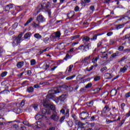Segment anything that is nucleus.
Returning a JSON list of instances; mask_svg holds the SVG:
<instances>
[{"mask_svg": "<svg viewBox=\"0 0 130 130\" xmlns=\"http://www.w3.org/2000/svg\"><path fill=\"white\" fill-rule=\"evenodd\" d=\"M49 94L46 95V100H49L50 99H53L55 97V94L57 93H60V90H58V88L55 87L53 89L49 91Z\"/></svg>", "mask_w": 130, "mask_h": 130, "instance_id": "f257e3e1", "label": "nucleus"}, {"mask_svg": "<svg viewBox=\"0 0 130 130\" xmlns=\"http://www.w3.org/2000/svg\"><path fill=\"white\" fill-rule=\"evenodd\" d=\"M49 7V5L46 3H42L39 5L36 8V10H38L37 12V14H39L42 10H45V9H47Z\"/></svg>", "mask_w": 130, "mask_h": 130, "instance_id": "f03ea898", "label": "nucleus"}, {"mask_svg": "<svg viewBox=\"0 0 130 130\" xmlns=\"http://www.w3.org/2000/svg\"><path fill=\"white\" fill-rule=\"evenodd\" d=\"M74 52H75L74 51V48L70 49L69 51H67V54H66L65 57L63 58V60H68V58L73 57V54H74Z\"/></svg>", "mask_w": 130, "mask_h": 130, "instance_id": "7ed1b4c3", "label": "nucleus"}, {"mask_svg": "<svg viewBox=\"0 0 130 130\" xmlns=\"http://www.w3.org/2000/svg\"><path fill=\"white\" fill-rule=\"evenodd\" d=\"M67 98H68V94L66 93H64L60 95L59 96L57 97V98L56 99V103H58L59 101H60V102H63L64 100L67 99Z\"/></svg>", "mask_w": 130, "mask_h": 130, "instance_id": "20e7f679", "label": "nucleus"}, {"mask_svg": "<svg viewBox=\"0 0 130 130\" xmlns=\"http://www.w3.org/2000/svg\"><path fill=\"white\" fill-rule=\"evenodd\" d=\"M43 106H44L45 108H48V107H49L50 109L52 110V113H54V112H56V108L53 105L43 104Z\"/></svg>", "mask_w": 130, "mask_h": 130, "instance_id": "39448f33", "label": "nucleus"}, {"mask_svg": "<svg viewBox=\"0 0 130 130\" xmlns=\"http://www.w3.org/2000/svg\"><path fill=\"white\" fill-rule=\"evenodd\" d=\"M111 109L109 108V106L106 105L104 108L103 110L102 111L101 116L103 117L104 115L103 114H105V113H107V111H110Z\"/></svg>", "mask_w": 130, "mask_h": 130, "instance_id": "423d86ee", "label": "nucleus"}, {"mask_svg": "<svg viewBox=\"0 0 130 130\" xmlns=\"http://www.w3.org/2000/svg\"><path fill=\"white\" fill-rule=\"evenodd\" d=\"M51 118L54 120V121H58V119H59V117L57 115V112H54V113H52Z\"/></svg>", "mask_w": 130, "mask_h": 130, "instance_id": "0eeeda50", "label": "nucleus"}, {"mask_svg": "<svg viewBox=\"0 0 130 130\" xmlns=\"http://www.w3.org/2000/svg\"><path fill=\"white\" fill-rule=\"evenodd\" d=\"M36 20L38 23H43L45 22V18H44V17L42 15L40 14L37 17Z\"/></svg>", "mask_w": 130, "mask_h": 130, "instance_id": "6e6552de", "label": "nucleus"}, {"mask_svg": "<svg viewBox=\"0 0 130 130\" xmlns=\"http://www.w3.org/2000/svg\"><path fill=\"white\" fill-rule=\"evenodd\" d=\"M88 116H89V114L86 111L82 112L81 113H80V118L83 120L87 119V117H88Z\"/></svg>", "mask_w": 130, "mask_h": 130, "instance_id": "1a4fd4ad", "label": "nucleus"}, {"mask_svg": "<svg viewBox=\"0 0 130 130\" xmlns=\"http://www.w3.org/2000/svg\"><path fill=\"white\" fill-rule=\"evenodd\" d=\"M69 116H70V109H67L66 110V112L65 113L64 116H63L60 118V121H63V120H64V119L66 118V117H67V118H68V117H69Z\"/></svg>", "mask_w": 130, "mask_h": 130, "instance_id": "9d476101", "label": "nucleus"}, {"mask_svg": "<svg viewBox=\"0 0 130 130\" xmlns=\"http://www.w3.org/2000/svg\"><path fill=\"white\" fill-rule=\"evenodd\" d=\"M83 47L84 49L83 50L84 52H87V50H89V49H90V47H91V43L85 45Z\"/></svg>", "mask_w": 130, "mask_h": 130, "instance_id": "9b49d317", "label": "nucleus"}, {"mask_svg": "<svg viewBox=\"0 0 130 130\" xmlns=\"http://www.w3.org/2000/svg\"><path fill=\"white\" fill-rule=\"evenodd\" d=\"M90 121H95L99 120V116L97 114L94 115L90 117Z\"/></svg>", "mask_w": 130, "mask_h": 130, "instance_id": "f8f14e48", "label": "nucleus"}, {"mask_svg": "<svg viewBox=\"0 0 130 130\" xmlns=\"http://www.w3.org/2000/svg\"><path fill=\"white\" fill-rule=\"evenodd\" d=\"M119 56V52L116 51V53H114L111 54V55L110 57V60H112V59H113V58H115V57H116V56Z\"/></svg>", "mask_w": 130, "mask_h": 130, "instance_id": "ddd939ff", "label": "nucleus"}, {"mask_svg": "<svg viewBox=\"0 0 130 130\" xmlns=\"http://www.w3.org/2000/svg\"><path fill=\"white\" fill-rule=\"evenodd\" d=\"M42 114H50L51 112L50 111V109H43L42 110Z\"/></svg>", "mask_w": 130, "mask_h": 130, "instance_id": "4468645a", "label": "nucleus"}, {"mask_svg": "<svg viewBox=\"0 0 130 130\" xmlns=\"http://www.w3.org/2000/svg\"><path fill=\"white\" fill-rule=\"evenodd\" d=\"M13 4H10L9 5H7L5 7V10L6 12H9L11 9H13Z\"/></svg>", "mask_w": 130, "mask_h": 130, "instance_id": "2eb2a0df", "label": "nucleus"}, {"mask_svg": "<svg viewBox=\"0 0 130 130\" xmlns=\"http://www.w3.org/2000/svg\"><path fill=\"white\" fill-rule=\"evenodd\" d=\"M22 39V37H18L14 40V42H15L16 45H18Z\"/></svg>", "mask_w": 130, "mask_h": 130, "instance_id": "dca6fc26", "label": "nucleus"}, {"mask_svg": "<svg viewBox=\"0 0 130 130\" xmlns=\"http://www.w3.org/2000/svg\"><path fill=\"white\" fill-rule=\"evenodd\" d=\"M100 35H102V34H97L94 35L92 36V38H90L91 41H95V40H97V37L100 36Z\"/></svg>", "mask_w": 130, "mask_h": 130, "instance_id": "f3484780", "label": "nucleus"}, {"mask_svg": "<svg viewBox=\"0 0 130 130\" xmlns=\"http://www.w3.org/2000/svg\"><path fill=\"white\" fill-rule=\"evenodd\" d=\"M91 2V0H83L81 2V4L82 6H84L85 7L87 4H89Z\"/></svg>", "mask_w": 130, "mask_h": 130, "instance_id": "a211bd4d", "label": "nucleus"}, {"mask_svg": "<svg viewBox=\"0 0 130 130\" xmlns=\"http://www.w3.org/2000/svg\"><path fill=\"white\" fill-rule=\"evenodd\" d=\"M127 68H128V66H125L123 68H120V72H121V73H125V72L127 71Z\"/></svg>", "mask_w": 130, "mask_h": 130, "instance_id": "6ab92c4d", "label": "nucleus"}, {"mask_svg": "<svg viewBox=\"0 0 130 130\" xmlns=\"http://www.w3.org/2000/svg\"><path fill=\"white\" fill-rule=\"evenodd\" d=\"M74 16H75V12L74 11H71L68 14V18L69 19H72V18L74 17Z\"/></svg>", "mask_w": 130, "mask_h": 130, "instance_id": "aec40b11", "label": "nucleus"}, {"mask_svg": "<svg viewBox=\"0 0 130 130\" xmlns=\"http://www.w3.org/2000/svg\"><path fill=\"white\" fill-rule=\"evenodd\" d=\"M50 49V48L49 47H47L46 49L43 50L41 49L39 52V54H42L43 52H45L46 51H48Z\"/></svg>", "mask_w": 130, "mask_h": 130, "instance_id": "412c9836", "label": "nucleus"}, {"mask_svg": "<svg viewBox=\"0 0 130 130\" xmlns=\"http://www.w3.org/2000/svg\"><path fill=\"white\" fill-rule=\"evenodd\" d=\"M60 31H56V32H55L54 34V37H55V38H59V37H60Z\"/></svg>", "mask_w": 130, "mask_h": 130, "instance_id": "4be33fe9", "label": "nucleus"}, {"mask_svg": "<svg viewBox=\"0 0 130 130\" xmlns=\"http://www.w3.org/2000/svg\"><path fill=\"white\" fill-rule=\"evenodd\" d=\"M27 91L28 93H33L34 92V88L32 86L28 87L27 88Z\"/></svg>", "mask_w": 130, "mask_h": 130, "instance_id": "5701e85b", "label": "nucleus"}, {"mask_svg": "<svg viewBox=\"0 0 130 130\" xmlns=\"http://www.w3.org/2000/svg\"><path fill=\"white\" fill-rule=\"evenodd\" d=\"M116 94H117V90L114 89L111 90V96H116Z\"/></svg>", "mask_w": 130, "mask_h": 130, "instance_id": "b1692460", "label": "nucleus"}, {"mask_svg": "<svg viewBox=\"0 0 130 130\" xmlns=\"http://www.w3.org/2000/svg\"><path fill=\"white\" fill-rule=\"evenodd\" d=\"M31 32H26L24 36V39H28V38H29V37H31Z\"/></svg>", "mask_w": 130, "mask_h": 130, "instance_id": "393cba45", "label": "nucleus"}, {"mask_svg": "<svg viewBox=\"0 0 130 130\" xmlns=\"http://www.w3.org/2000/svg\"><path fill=\"white\" fill-rule=\"evenodd\" d=\"M91 56H92V55H89L87 57H86L84 58V59H83L81 61V63H85V62H86L87 61V60H88V59H89V58L91 57Z\"/></svg>", "mask_w": 130, "mask_h": 130, "instance_id": "a878e982", "label": "nucleus"}, {"mask_svg": "<svg viewBox=\"0 0 130 130\" xmlns=\"http://www.w3.org/2000/svg\"><path fill=\"white\" fill-rule=\"evenodd\" d=\"M16 66L18 69H21L24 66V61L18 62Z\"/></svg>", "mask_w": 130, "mask_h": 130, "instance_id": "bb28decb", "label": "nucleus"}, {"mask_svg": "<svg viewBox=\"0 0 130 130\" xmlns=\"http://www.w3.org/2000/svg\"><path fill=\"white\" fill-rule=\"evenodd\" d=\"M93 104H94L93 100H91L90 102L86 103V105H87V106H88V107H92Z\"/></svg>", "mask_w": 130, "mask_h": 130, "instance_id": "cd10ccee", "label": "nucleus"}, {"mask_svg": "<svg viewBox=\"0 0 130 130\" xmlns=\"http://www.w3.org/2000/svg\"><path fill=\"white\" fill-rule=\"evenodd\" d=\"M105 77L106 79H111L112 78V75L110 73H106L105 74Z\"/></svg>", "mask_w": 130, "mask_h": 130, "instance_id": "c85d7f7f", "label": "nucleus"}, {"mask_svg": "<svg viewBox=\"0 0 130 130\" xmlns=\"http://www.w3.org/2000/svg\"><path fill=\"white\" fill-rule=\"evenodd\" d=\"M34 37L36 38L37 39H40L42 38V36L40 35L39 34H35L34 35Z\"/></svg>", "mask_w": 130, "mask_h": 130, "instance_id": "c756f323", "label": "nucleus"}, {"mask_svg": "<svg viewBox=\"0 0 130 130\" xmlns=\"http://www.w3.org/2000/svg\"><path fill=\"white\" fill-rule=\"evenodd\" d=\"M123 27H124V24H119L116 26V29L119 30V29H121V28H123Z\"/></svg>", "mask_w": 130, "mask_h": 130, "instance_id": "7c9ffc66", "label": "nucleus"}, {"mask_svg": "<svg viewBox=\"0 0 130 130\" xmlns=\"http://www.w3.org/2000/svg\"><path fill=\"white\" fill-rule=\"evenodd\" d=\"M100 90H101V88H96L94 89H93L92 91H94L93 94H97L100 92Z\"/></svg>", "mask_w": 130, "mask_h": 130, "instance_id": "2f4dec72", "label": "nucleus"}, {"mask_svg": "<svg viewBox=\"0 0 130 130\" xmlns=\"http://www.w3.org/2000/svg\"><path fill=\"white\" fill-rule=\"evenodd\" d=\"M115 121H116V120H109L108 118H107L106 120V122L107 124H109V123H111V122H115Z\"/></svg>", "mask_w": 130, "mask_h": 130, "instance_id": "473e14b6", "label": "nucleus"}, {"mask_svg": "<svg viewBox=\"0 0 130 130\" xmlns=\"http://www.w3.org/2000/svg\"><path fill=\"white\" fill-rule=\"evenodd\" d=\"M44 117H45V116H44L43 115L38 114L36 115V118H38V119L44 118Z\"/></svg>", "mask_w": 130, "mask_h": 130, "instance_id": "72a5a7b5", "label": "nucleus"}, {"mask_svg": "<svg viewBox=\"0 0 130 130\" xmlns=\"http://www.w3.org/2000/svg\"><path fill=\"white\" fill-rule=\"evenodd\" d=\"M58 47L59 49L61 50L63 49V48H64V45H63L62 43H60L58 45Z\"/></svg>", "mask_w": 130, "mask_h": 130, "instance_id": "f704fd0d", "label": "nucleus"}, {"mask_svg": "<svg viewBox=\"0 0 130 130\" xmlns=\"http://www.w3.org/2000/svg\"><path fill=\"white\" fill-rule=\"evenodd\" d=\"M32 20H33V18H32L31 17L27 21V22L24 24V26H27L28 24H30V23H31V22H32Z\"/></svg>", "mask_w": 130, "mask_h": 130, "instance_id": "c9c22d12", "label": "nucleus"}, {"mask_svg": "<svg viewBox=\"0 0 130 130\" xmlns=\"http://www.w3.org/2000/svg\"><path fill=\"white\" fill-rule=\"evenodd\" d=\"M31 107L34 108L35 110H37L38 109V105L37 104H34L31 105Z\"/></svg>", "mask_w": 130, "mask_h": 130, "instance_id": "e433bc0d", "label": "nucleus"}, {"mask_svg": "<svg viewBox=\"0 0 130 130\" xmlns=\"http://www.w3.org/2000/svg\"><path fill=\"white\" fill-rule=\"evenodd\" d=\"M89 40H90V38L88 36H84L82 39V41H86V42L89 41Z\"/></svg>", "mask_w": 130, "mask_h": 130, "instance_id": "4c0bfd02", "label": "nucleus"}, {"mask_svg": "<svg viewBox=\"0 0 130 130\" xmlns=\"http://www.w3.org/2000/svg\"><path fill=\"white\" fill-rule=\"evenodd\" d=\"M84 125H85V123H82V122L79 123L78 125V127L84 129V128H85V127L84 126Z\"/></svg>", "mask_w": 130, "mask_h": 130, "instance_id": "58836bf2", "label": "nucleus"}, {"mask_svg": "<svg viewBox=\"0 0 130 130\" xmlns=\"http://www.w3.org/2000/svg\"><path fill=\"white\" fill-rule=\"evenodd\" d=\"M39 24H40V23H39L37 24L35 22H33L32 25H33L34 28H37V27H40V25H39Z\"/></svg>", "mask_w": 130, "mask_h": 130, "instance_id": "ea45409f", "label": "nucleus"}, {"mask_svg": "<svg viewBox=\"0 0 130 130\" xmlns=\"http://www.w3.org/2000/svg\"><path fill=\"white\" fill-rule=\"evenodd\" d=\"M98 59H99V57H96L95 58H93L92 60V62H93V63H97V60H98Z\"/></svg>", "mask_w": 130, "mask_h": 130, "instance_id": "a19ab883", "label": "nucleus"}, {"mask_svg": "<svg viewBox=\"0 0 130 130\" xmlns=\"http://www.w3.org/2000/svg\"><path fill=\"white\" fill-rule=\"evenodd\" d=\"M36 64V60L34 59L30 60V66H35Z\"/></svg>", "mask_w": 130, "mask_h": 130, "instance_id": "79ce46f5", "label": "nucleus"}, {"mask_svg": "<svg viewBox=\"0 0 130 130\" xmlns=\"http://www.w3.org/2000/svg\"><path fill=\"white\" fill-rule=\"evenodd\" d=\"M76 77V75H73L72 76H69L66 78V80L69 81V80H73L74 78Z\"/></svg>", "mask_w": 130, "mask_h": 130, "instance_id": "37998d69", "label": "nucleus"}, {"mask_svg": "<svg viewBox=\"0 0 130 130\" xmlns=\"http://www.w3.org/2000/svg\"><path fill=\"white\" fill-rule=\"evenodd\" d=\"M56 88H57L58 90L59 91V89H60V88H62V89H67V88H69V87L67 85H63L60 87H58Z\"/></svg>", "mask_w": 130, "mask_h": 130, "instance_id": "c03bdc74", "label": "nucleus"}, {"mask_svg": "<svg viewBox=\"0 0 130 130\" xmlns=\"http://www.w3.org/2000/svg\"><path fill=\"white\" fill-rule=\"evenodd\" d=\"M130 97V91L126 93L124 95L125 99H127V98H129Z\"/></svg>", "mask_w": 130, "mask_h": 130, "instance_id": "a18cd8bd", "label": "nucleus"}, {"mask_svg": "<svg viewBox=\"0 0 130 130\" xmlns=\"http://www.w3.org/2000/svg\"><path fill=\"white\" fill-rule=\"evenodd\" d=\"M8 74V72L7 71L4 72H3L1 76L2 77V78H4V77H6L7 76V74Z\"/></svg>", "mask_w": 130, "mask_h": 130, "instance_id": "49530a36", "label": "nucleus"}, {"mask_svg": "<svg viewBox=\"0 0 130 130\" xmlns=\"http://www.w3.org/2000/svg\"><path fill=\"white\" fill-rule=\"evenodd\" d=\"M67 123L70 127H72V126H73V121H68Z\"/></svg>", "mask_w": 130, "mask_h": 130, "instance_id": "de8ad7c7", "label": "nucleus"}, {"mask_svg": "<svg viewBox=\"0 0 130 130\" xmlns=\"http://www.w3.org/2000/svg\"><path fill=\"white\" fill-rule=\"evenodd\" d=\"M55 18H53L51 20H49V23L51 25H52L55 22Z\"/></svg>", "mask_w": 130, "mask_h": 130, "instance_id": "09e8293b", "label": "nucleus"}, {"mask_svg": "<svg viewBox=\"0 0 130 130\" xmlns=\"http://www.w3.org/2000/svg\"><path fill=\"white\" fill-rule=\"evenodd\" d=\"M80 35H78L77 36H74L73 37H71V39L72 40H74V39H77V38H79L80 37Z\"/></svg>", "mask_w": 130, "mask_h": 130, "instance_id": "8fccbe9b", "label": "nucleus"}, {"mask_svg": "<svg viewBox=\"0 0 130 130\" xmlns=\"http://www.w3.org/2000/svg\"><path fill=\"white\" fill-rule=\"evenodd\" d=\"M86 87L84 88H82L80 89V90H79L80 93H85V92H86Z\"/></svg>", "mask_w": 130, "mask_h": 130, "instance_id": "3c124183", "label": "nucleus"}, {"mask_svg": "<svg viewBox=\"0 0 130 130\" xmlns=\"http://www.w3.org/2000/svg\"><path fill=\"white\" fill-rule=\"evenodd\" d=\"M91 87H92V83H89L85 86V88L86 89H89V88H91Z\"/></svg>", "mask_w": 130, "mask_h": 130, "instance_id": "603ef678", "label": "nucleus"}, {"mask_svg": "<svg viewBox=\"0 0 130 130\" xmlns=\"http://www.w3.org/2000/svg\"><path fill=\"white\" fill-rule=\"evenodd\" d=\"M115 42V40L114 39H111L110 40V45H113L114 43Z\"/></svg>", "mask_w": 130, "mask_h": 130, "instance_id": "864d4df0", "label": "nucleus"}, {"mask_svg": "<svg viewBox=\"0 0 130 130\" xmlns=\"http://www.w3.org/2000/svg\"><path fill=\"white\" fill-rule=\"evenodd\" d=\"M25 100H23L21 103H20V106H21V107H23V106H24V105H25Z\"/></svg>", "mask_w": 130, "mask_h": 130, "instance_id": "5fc2aeb1", "label": "nucleus"}, {"mask_svg": "<svg viewBox=\"0 0 130 130\" xmlns=\"http://www.w3.org/2000/svg\"><path fill=\"white\" fill-rule=\"evenodd\" d=\"M124 48V47L122 46H119L118 50H119V51H122V50H123Z\"/></svg>", "mask_w": 130, "mask_h": 130, "instance_id": "6e6d98bb", "label": "nucleus"}, {"mask_svg": "<svg viewBox=\"0 0 130 130\" xmlns=\"http://www.w3.org/2000/svg\"><path fill=\"white\" fill-rule=\"evenodd\" d=\"M73 68H74V65H70L68 69V72L70 73V72H72V69H73Z\"/></svg>", "mask_w": 130, "mask_h": 130, "instance_id": "4d7b16f0", "label": "nucleus"}, {"mask_svg": "<svg viewBox=\"0 0 130 130\" xmlns=\"http://www.w3.org/2000/svg\"><path fill=\"white\" fill-rule=\"evenodd\" d=\"M126 58H127V57L124 56L123 57H122L120 59V61H119V62H120V61H123V60H124L125 59H126Z\"/></svg>", "mask_w": 130, "mask_h": 130, "instance_id": "13d9d810", "label": "nucleus"}, {"mask_svg": "<svg viewBox=\"0 0 130 130\" xmlns=\"http://www.w3.org/2000/svg\"><path fill=\"white\" fill-rule=\"evenodd\" d=\"M99 80H100V76H96L94 78V82H97V81H99Z\"/></svg>", "mask_w": 130, "mask_h": 130, "instance_id": "bf43d9fd", "label": "nucleus"}, {"mask_svg": "<svg viewBox=\"0 0 130 130\" xmlns=\"http://www.w3.org/2000/svg\"><path fill=\"white\" fill-rule=\"evenodd\" d=\"M60 112L61 114H64V113H66V109H64V108L61 109Z\"/></svg>", "mask_w": 130, "mask_h": 130, "instance_id": "052dcab7", "label": "nucleus"}, {"mask_svg": "<svg viewBox=\"0 0 130 130\" xmlns=\"http://www.w3.org/2000/svg\"><path fill=\"white\" fill-rule=\"evenodd\" d=\"M124 106H125V104H124V103H122L121 104V108L122 110H124Z\"/></svg>", "mask_w": 130, "mask_h": 130, "instance_id": "680f3d73", "label": "nucleus"}, {"mask_svg": "<svg viewBox=\"0 0 130 130\" xmlns=\"http://www.w3.org/2000/svg\"><path fill=\"white\" fill-rule=\"evenodd\" d=\"M80 10V7H79V6H77L75 7V8H74V11L75 12H79Z\"/></svg>", "mask_w": 130, "mask_h": 130, "instance_id": "e2e57ef3", "label": "nucleus"}, {"mask_svg": "<svg viewBox=\"0 0 130 130\" xmlns=\"http://www.w3.org/2000/svg\"><path fill=\"white\" fill-rule=\"evenodd\" d=\"M107 70V68L106 67H103L101 69V73H103L104 71H106Z\"/></svg>", "mask_w": 130, "mask_h": 130, "instance_id": "0e129e2a", "label": "nucleus"}, {"mask_svg": "<svg viewBox=\"0 0 130 130\" xmlns=\"http://www.w3.org/2000/svg\"><path fill=\"white\" fill-rule=\"evenodd\" d=\"M44 67H45V70L46 71L49 68V65L47 64L46 63H44Z\"/></svg>", "mask_w": 130, "mask_h": 130, "instance_id": "69168bd1", "label": "nucleus"}, {"mask_svg": "<svg viewBox=\"0 0 130 130\" xmlns=\"http://www.w3.org/2000/svg\"><path fill=\"white\" fill-rule=\"evenodd\" d=\"M19 130H26V127L24 125H22L19 128Z\"/></svg>", "mask_w": 130, "mask_h": 130, "instance_id": "338daca9", "label": "nucleus"}, {"mask_svg": "<svg viewBox=\"0 0 130 130\" xmlns=\"http://www.w3.org/2000/svg\"><path fill=\"white\" fill-rule=\"evenodd\" d=\"M123 52L125 53V52H130V49L127 48L126 49H124L123 50Z\"/></svg>", "mask_w": 130, "mask_h": 130, "instance_id": "774afa93", "label": "nucleus"}]
</instances>
